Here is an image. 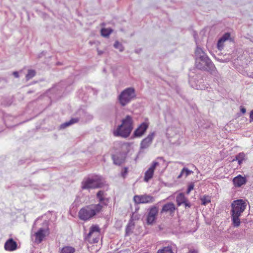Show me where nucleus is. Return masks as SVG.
<instances>
[{
	"label": "nucleus",
	"instance_id": "nucleus-1",
	"mask_svg": "<svg viewBox=\"0 0 253 253\" xmlns=\"http://www.w3.org/2000/svg\"><path fill=\"white\" fill-rule=\"evenodd\" d=\"M247 202L242 199L234 201L231 204L232 220L235 227L240 226L241 222L239 217L245 210Z\"/></svg>",
	"mask_w": 253,
	"mask_h": 253
},
{
	"label": "nucleus",
	"instance_id": "nucleus-2",
	"mask_svg": "<svg viewBox=\"0 0 253 253\" xmlns=\"http://www.w3.org/2000/svg\"><path fill=\"white\" fill-rule=\"evenodd\" d=\"M133 121L132 117L127 115L122 120V124L113 132L115 136H121L124 138L127 137L133 129Z\"/></svg>",
	"mask_w": 253,
	"mask_h": 253
},
{
	"label": "nucleus",
	"instance_id": "nucleus-3",
	"mask_svg": "<svg viewBox=\"0 0 253 253\" xmlns=\"http://www.w3.org/2000/svg\"><path fill=\"white\" fill-rule=\"evenodd\" d=\"M102 209V206L99 204H92L82 208L79 212V217L80 219L88 220L96 214L99 213Z\"/></svg>",
	"mask_w": 253,
	"mask_h": 253
},
{
	"label": "nucleus",
	"instance_id": "nucleus-4",
	"mask_svg": "<svg viewBox=\"0 0 253 253\" xmlns=\"http://www.w3.org/2000/svg\"><path fill=\"white\" fill-rule=\"evenodd\" d=\"M195 65L197 68L208 71L214 76H216L217 74V71L214 65L209 57L195 61Z\"/></svg>",
	"mask_w": 253,
	"mask_h": 253
},
{
	"label": "nucleus",
	"instance_id": "nucleus-5",
	"mask_svg": "<svg viewBox=\"0 0 253 253\" xmlns=\"http://www.w3.org/2000/svg\"><path fill=\"white\" fill-rule=\"evenodd\" d=\"M136 97L135 89L128 87L124 89L118 96V100L121 106H125Z\"/></svg>",
	"mask_w": 253,
	"mask_h": 253
},
{
	"label": "nucleus",
	"instance_id": "nucleus-6",
	"mask_svg": "<svg viewBox=\"0 0 253 253\" xmlns=\"http://www.w3.org/2000/svg\"><path fill=\"white\" fill-rule=\"evenodd\" d=\"M100 228L97 225L91 226L89 232L85 237V240L90 244L96 243L99 241L100 235Z\"/></svg>",
	"mask_w": 253,
	"mask_h": 253
},
{
	"label": "nucleus",
	"instance_id": "nucleus-7",
	"mask_svg": "<svg viewBox=\"0 0 253 253\" xmlns=\"http://www.w3.org/2000/svg\"><path fill=\"white\" fill-rule=\"evenodd\" d=\"M102 183L100 179L97 177L84 179L82 182V188L83 189H89L99 188L101 186Z\"/></svg>",
	"mask_w": 253,
	"mask_h": 253
},
{
	"label": "nucleus",
	"instance_id": "nucleus-8",
	"mask_svg": "<svg viewBox=\"0 0 253 253\" xmlns=\"http://www.w3.org/2000/svg\"><path fill=\"white\" fill-rule=\"evenodd\" d=\"M158 160L164 161L162 157H158L156 161L152 163L150 167L145 172L144 180L145 182H148L153 177L156 168L159 166L160 164L159 162L157 161Z\"/></svg>",
	"mask_w": 253,
	"mask_h": 253
},
{
	"label": "nucleus",
	"instance_id": "nucleus-9",
	"mask_svg": "<svg viewBox=\"0 0 253 253\" xmlns=\"http://www.w3.org/2000/svg\"><path fill=\"white\" fill-rule=\"evenodd\" d=\"M133 201L136 204L152 203L155 201V198L147 194L135 195Z\"/></svg>",
	"mask_w": 253,
	"mask_h": 253
},
{
	"label": "nucleus",
	"instance_id": "nucleus-10",
	"mask_svg": "<svg viewBox=\"0 0 253 253\" xmlns=\"http://www.w3.org/2000/svg\"><path fill=\"white\" fill-rule=\"evenodd\" d=\"M158 211L159 209L156 206H153L150 209L147 216V223L148 224H152L155 222Z\"/></svg>",
	"mask_w": 253,
	"mask_h": 253
},
{
	"label": "nucleus",
	"instance_id": "nucleus-11",
	"mask_svg": "<svg viewBox=\"0 0 253 253\" xmlns=\"http://www.w3.org/2000/svg\"><path fill=\"white\" fill-rule=\"evenodd\" d=\"M48 234V230L41 228L34 234L35 242L38 244L41 243L45 236Z\"/></svg>",
	"mask_w": 253,
	"mask_h": 253
},
{
	"label": "nucleus",
	"instance_id": "nucleus-12",
	"mask_svg": "<svg viewBox=\"0 0 253 253\" xmlns=\"http://www.w3.org/2000/svg\"><path fill=\"white\" fill-rule=\"evenodd\" d=\"M155 136V132L150 133L147 136L143 139L140 143L141 149H144L148 148L151 144L152 141Z\"/></svg>",
	"mask_w": 253,
	"mask_h": 253
},
{
	"label": "nucleus",
	"instance_id": "nucleus-13",
	"mask_svg": "<svg viewBox=\"0 0 253 253\" xmlns=\"http://www.w3.org/2000/svg\"><path fill=\"white\" fill-rule=\"evenodd\" d=\"M175 209L174 204L172 202H169L163 206L161 212H168L170 215H173Z\"/></svg>",
	"mask_w": 253,
	"mask_h": 253
},
{
	"label": "nucleus",
	"instance_id": "nucleus-14",
	"mask_svg": "<svg viewBox=\"0 0 253 253\" xmlns=\"http://www.w3.org/2000/svg\"><path fill=\"white\" fill-rule=\"evenodd\" d=\"M148 127V125L146 123H142L134 131L133 135L135 137L142 136Z\"/></svg>",
	"mask_w": 253,
	"mask_h": 253
},
{
	"label": "nucleus",
	"instance_id": "nucleus-15",
	"mask_svg": "<svg viewBox=\"0 0 253 253\" xmlns=\"http://www.w3.org/2000/svg\"><path fill=\"white\" fill-rule=\"evenodd\" d=\"M233 182L235 187H240L246 184L247 179L245 176L238 175L233 178Z\"/></svg>",
	"mask_w": 253,
	"mask_h": 253
},
{
	"label": "nucleus",
	"instance_id": "nucleus-16",
	"mask_svg": "<svg viewBox=\"0 0 253 253\" xmlns=\"http://www.w3.org/2000/svg\"><path fill=\"white\" fill-rule=\"evenodd\" d=\"M17 244L12 239L6 241L4 244V249L8 251H13L16 250Z\"/></svg>",
	"mask_w": 253,
	"mask_h": 253
},
{
	"label": "nucleus",
	"instance_id": "nucleus-17",
	"mask_svg": "<svg viewBox=\"0 0 253 253\" xmlns=\"http://www.w3.org/2000/svg\"><path fill=\"white\" fill-rule=\"evenodd\" d=\"M195 61H199L202 59H205L206 57H209L207 54L204 52L202 49L197 47L195 50Z\"/></svg>",
	"mask_w": 253,
	"mask_h": 253
},
{
	"label": "nucleus",
	"instance_id": "nucleus-18",
	"mask_svg": "<svg viewBox=\"0 0 253 253\" xmlns=\"http://www.w3.org/2000/svg\"><path fill=\"white\" fill-rule=\"evenodd\" d=\"M76 249L70 246H65L63 248L60 249L59 253H75Z\"/></svg>",
	"mask_w": 253,
	"mask_h": 253
},
{
	"label": "nucleus",
	"instance_id": "nucleus-19",
	"mask_svg": "<svg viewBox=\"0 0 253 253\" xmlns=\"http://www.w3.org/2000/svg\"><path fill=\"white\" fill-rule=\"evenodd\" d=\"M79 121V119L78 118H72L70 121L66 122L60 125V128L64 129L75 123H77Z\"/></svg>",
	"mask_w": 253,
	"mask_h": 253
},
{
	"label": "nucleus",
	"instance_id": "nucleus-20",
	"mask_svg": "<svg viewBox=\"0 0 253 253\" xmlns=\"http://www.w3.org/2000/svg\"><path fill=\"white\" fill-rule=\"evenodd\" d=\"M157 253H174L172 246H168L158 250Z\"/></svg>",
	"mask_w": 253,
	"mask_h": 253
},
{
	"label": "nucleus",
	"instance_id": "nucleus-21",
	"mask_svg": "<svg viewBox=\"0 0 253 253\" xmlns=\"http://www.w3.org/2000/svg\"><path fill=\"white\" fill-rule=\"evenodd\" d=\"M193 173V172L192 170L188 169L186 168H184L181 170L180 174L177 177L178 178H180L183 176L185 177H186L187 176H188L189 175H190V174H192Z\"/></svg>",
	"mask_w": 253,
	"mask_h": 253
},
{
	"label": "nucleus",
	"instance_id": "nucleus-22",
	"mask_svg": "<svg viewBox=\"0 0 253 253\" xmlns=\"http://www.w3.org/2000/svg\"><path fill=\"white\" fill-rule=\"evenodd\" d=\"M236 159L239 165L242 164L243 161L247 159L246 154L244 152H241L236 155Z\"/></svg>",
	"mask_w": 253,
	"mask_h": 253
},
{
	"label": "nucleus",
	"instance_id": "nucleus-23",
	"mask_svg": "<svg viewBox=\"0 0 253 253\" xmlns=\"http://www.w3.org/2000/svg\"><path fill=\"white\" fill-rule=\"evenodd\" d=\"M186 198L183 193H179L176 197V202L178 206L181 205L182 204L185 203Z\"/></svg>",
	"mask_w": 253,
	"mask_h": 253
},
{
	"label": "nucleus",
	"instance_id": "nucleus-24",
	"mask_svg": "<svg viewBox=\"0 0 253 253\" xmlns=\"http://www.w3.org/2000/svg\"><path fill=\"white\" fill-rule=\"evenodd\" d=\"M113 30L111 28H103L101 30V34L103 37H107L112 32Z\"/></svg>",
	"mask_w": 253,
	"mask_h": 253
},
{
	"label": "nucleus",
	"instance_id": "nucleus-25",
	"mask_svg": "<svg viewBox=\"0 0 253 253\" xmlns=\"http://www.w3.org/2000/svg\"><path fill=\"white\" fill-rule=\"evenodd\" d=\"M191 85L196 89H203V87L200 84H198L195 83L194 79L192 78L189 80Z\"/></svg>",
	"mask_w": 253,
	"mask_h": 253
},
{
	"label": "nucleus",
	"instance_id": "nucleus-26",
	"mask_svg": "<svg viewBox=\"0 0 253 253\" xmlns=\"http://www.w3.org/2000/svg\"><path fill=\"white\" fill-rule=\"evenodd\" d=\"M36 75V72L33 70H28V74L26 76V80H29L34 77Z\"/></svg>",
	"mask_w": 253,
	"mask_h": 253
},
{
	"label": "nucleus",
	"instance_id": "nucleus-27",
	"mask_svg": "<svg viewBox=\"0 0 253 253\" xmlns=\"http://www.w3.org/2000/svg\"><path fill=\"white\" fill-rule=\"evenodd\" d=\"M201 200L202 205L205 206L211 202V199L209 196H204L201 198Z\"/></svg>",
	"mask_w": 253,
	"mask_h": 253
},
{
	"label": "nucleus",
	"instance_id": "nucleus-28",
	"mask_svg": "<svg viewBox=\"0 0 253 253\" xmlns=\"http://www.w3.org/2000/svg\"><path fill=\"white\" fill-rule=\"evenodd\" d=\"M114 46L115 48L119 49L121 52H122L124 50L123 45L118 41L115 42Z\"/></svg>",
	"mask_w": 253,
	"mask_h": 253
},
{
	"label": "nucleus",
	"instance_id": "nucleus-29",
	"mask_svg": "<svg viewBox=\"0 0 253 253\" xmlns=\"http://www.w3.org/2000/svg\"><path fill=\"white\" fill-rule=\"evenodd\" d=\"M224 42L223 41V40H221V39L219 40L217 44L218 49L219 50H221L222 48Z\"/></svg>",
	"mask_w": 253,
	"mask_h": 253
},
{
	"label": "nucleus",
	"instance_id": "nucleus-30",
	"mask_svg": "<svg viewBox=\"0 0 253 253\" xmlns=\"http://www.w3.org/2000/svg\"><path fill=\"white\" fill-rule=\"evenodd\" d=\"M103 192L102 191H99L97 193V197L99 199V201L101 202L103 200Z\"/></svg>",
	"mask_w": 253,
	"mask_h": 253
},
{
	"label": "nucleus",
	"instance_id": "nucleus-31",
	"mask_svg": "<svg viewBox=\"0 0 253 253\" xmlns=\"http://www.w3.org/2000/svg\"><path fill=\"white\" fill-rule=\"evenodd\" d=\"M194 184L193 183H191L188 186L187 190V194H189L194 188Z\"/></svg>",
	"mask_w": 253,
	"mask_h": 253
},
{
	"label": "nucleus",
	"instance_id": "nucleus-32",
	"mask_svg": "<svg viewBox=\"0 0 253 253\" xmlns=\"http://www.w3.org/2000/svg\"><path fill=\"white\" fill-rule=\"evenodd\" d=\"M230 37V35L228 33L225 34L221 38L224 42L226 41Z\"/></svg>",
	"mask_w": 253,
	"mask_h": 253
},
{
	"label": "nucleus",
	"instance_id": "nucleus-33",
	"mask_svg": "<svg viewBox=\"0 0 253 253\" xmlns=\"http://www.w3.org/2000/svg\"><path fill=\"white\" fill-rule=\"evenodd\" d=\"M188 253H198V251L196 249H190Z\"/></svg>",
	"mask_w": 253,
	"mask_h": 253
},
{
	"label": "nucleus",
	"instance_id": "nucleus-34",
	"mask_svg": "<svg viewBox=\"0 0 253 253\" xmlns=\"http://www.w3.org/2000/svg\"><path fill=\"white\" fill-rule=\"evenodd\" d=\"M253 121V110L251 111L250 115V122Z\"/></svg>",
	"mask_w": 253,
	"mask_h": 253
},
{
	"label": "nucleus",
	"instance_id": "nucleus-35",
	"mask_svg": "<svg viewBox=\"0 0 253 253\" xmlns=\"http://www.w3.org/2000/svg\"><path fill=\"white\" fill-rule=\"evenodd\" d=\"M127 169L126 168H124V171L123 172H122V175L123 177H125V175L127 174Z\"/></svg>",
	"mask_w": 253,
	"mask_h": 253
},
{
	"label": "nucleus",
	"instance_id": "nucleus-36",
	"mask_svg": "<svg viewBox=\"0 0 253 253\" xmlns=\"http://www.w3.org/2000/svg\"><path fill=\"white\" fill-rule=\"evenodd\" d=\"M13 75L15 78H18L19 77V74L16 71L13 72Z\"/></svg>",
	"mask_w": 253,
	"mask_h": 253
},
{
	"label": "nucleus",
	"instance_id": "nucleus-37",
	"mask_svg": "<svg viewBox=\"0 0 253 253\" xmlns=\"http://www.w3.org/2000/svg\"><path fill=\"white\" fill-rule=\"evenodd\" d=\"M241 112L243 113V114H244L246 113V108H244V107H242L241 109Z\"/></svg>",
	"mask_w": 253,
	"mask_h": 253
},
{
	"label": "nucleus",
	"instance_id": "nucleus-38",
	"mask_svg": "<svg viewBox=\"0 0 253 253\" xmlns=\"http://www.w3.org/2000/svg\"><path fill=\"white\" fill-rule=\"evenodd\" d=\"M185 204V207H190V205L189 203H187L185 202V203H184Z\"/></svg>",
	"mask_w": 253,
	"mask_h": 253
},
{
	"label": "nucleus",
	"instance_id": "nucleus-39",
	"mask_svg": "<svg viewBox=\"0 0 253 253\" xmlns=\"http://www.w3.org/2000/svg\"><path fill=\"white\" fill-rule=\"evenodd\" d=\"M237 161V160L236 159V157H235V158L234 159H233V160H232V161H233H233Z\"/></svg>",
	"mask_w": 253,
	"mask_h": 253
},
{
	"label": "nucleus",
	"instance_id": "nucleus-40",
	"mask_svg": "<svg viewBox=\"0 0 253 253\" xmlns=\"http://www.w3.org/2000/svg\"><path fill=\"white\" fill-rule=\"evenodd\" d=\"M102 53V52H101V51H98V54H101Z\"/></svg>",
	"mask_w": 253,
	"mask_h": 253
},
{
	"label": "nucleus",
	"instance_id": "nucleus-41",
	"mask_svg": "<svg viewBox=\"0 0 253 253\" xmlns=\"http://www.w3.org/2000/svg\"><path fill=\"white\" fill-rule=\"evenodd\" d=\"M114 163H115V164H119L118 163H117V162H116L115 161H114Z\"/></svg>",
	"mask_w": 253,
	"mask_h": 253
}]
</instances>
